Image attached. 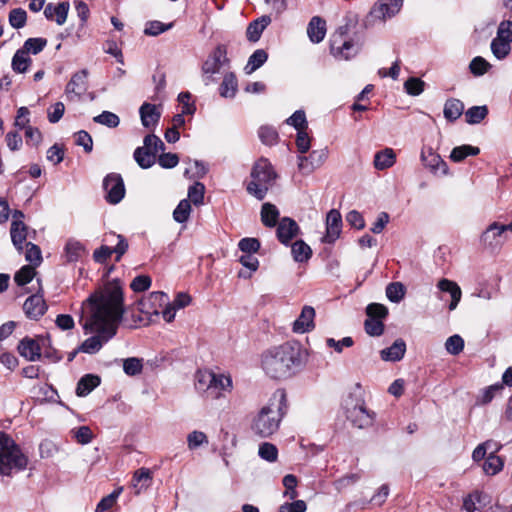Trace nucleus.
Returning <instances> with one entry per match:
<instances>
[{"label":"nucleus","mask_w":512,"mask_h":512,"mask_svg":"<svg viewBox=\"0 0 512 512\" xmlns=\"http://www.w3.org/2000/svg\"><path fill=\"white\" fill-rule=\"evenodd\" d=\"M123 291L117 282L111 283L103 291L92 294L86 301L91 305V316L84 323L87 332L97 335L87 338L79 347L83 353L95 354L117 333L124 314Z\"/></svg>","instance_id":"obj_1"},{"label":"nucleus","mask_w":512,"mask_h":512,"mask_svg":"<svg viewBox=\"0 0 512 512\" xmlns=\"http://www.w3.org/2000/svg\"><path fill=\"white\" fill-rule=\"evenodd\" d=\"M300 363L299 350L289 344L270 349L262 357V368L273 379L290 377Z\"/></svg>","instance_id":"obj_2"},{"label":"nucleus","mask_w":512,"mask_h":512,"mask_svg":"<svg viewBox=\"0 0 512 512\" xmlns=\"http://www.w3.org/2000/svg\"><path fill=\"white\" fill-rule=\"evenodd\" d=\"M286 395L278 390L273 394L270 402L264 406L255 417L252 430L260 437H269L275 433L284 415L283 406H285Z\"/></svg>","instance_id":"obj_3"},{"label":"nucleus","mask_w":512,"mask_h":512,"mask_svg":"<svg viewBox=\"0 0 512 512\" xmlns=\"http://www.w3.org/2000/svg\"><path fill=\"white\" fill-rule=\"evenodd\" d=\"M28 458L15 441L5 433H0V475L10 476L13 471L27 467Z\"/></svg>","instance_id":"obj_4"},{"label":"nucleus","mask_w":512,"mask_h":512,"mask_svg":"<svg viewBox=\"0 0 512 512\" xmlns=\"http://www.w3.org/2000/svg\"><path fill=\"white\" fill-rule=\"evenodd\" d=\"M251 177L253 180L247 185V191L258 200H263L276 178L271 163L266 159H260L253 167Z\"/></svg>","instance_id":"obj_5"},{"label":"nucleus","mask_w":512,"mask_h":512,"mask_svg":"<svg viewBox=\"0 0 512 512\" xmlns=\"http://www.w3.org/2000/svg\"><path fill=\"white\" fill-rule=\"evenodd\" d=\"M344 409L353 426L362 429L372 425L374 413L366 408L364 401L349 397L345 400Z\"/></svg>","instance_id":"obj_6"},{"label":"nucleus","mask_w":512,"mask_h":512,"mask_svg":"<svg viewBox=\"0 0 512 512\" xmlns=\"http://www.w3.org/2000/svg\"><path fill=\"white\" fill-rule=\"evenodd\" d=\"M229 59L227 57V47L224 44H219L211 52L208 58L202 65V80L208 86L214 82L213 75L219 73L220 68L227 64Z\"/></svg>","instance_id":"obj_7"},{"label":"nucleus","mask_w":512,"mask_h":512,"mask_svg":"<svg viewBox=\"0 0 512 512\" xmlns=\"http://www.w3.org/2000/svg\"><path fill=\"white\" fill-rule=\"evenodd\" d=\"M114 240H117L114 248H111L107 245H102L94 251L93 258L96 262L101 264L105 263L113 253H116V261H119L120 258L127 252L129 245L124 236L115 233H109L105 235V242L112 243Z\"/></svg>","instance_id":"obj_8"},{"label":"nucleus","mask_w":512,"mask_h":512,"mask_svg":"<svg viewBox=\"0 0 512 512\" xmlns=\"http://www.w3.org/2000/svg\"><path fill=\"white\" fill-rule=\"evenodd\" d=\"M49 344V339L39 337L37 339L24 337L18 344L19 354L28 361H36L41 358V351Z\"/></svg>","instance_id":"obj_9"},{"label":"nucleus","mask_w":512,"mask_h":512,"mask_svg":"<svg viewBox=\"0 0 512 512\" xmlns=\"http://www.w3.org/2000/svg\"><path fill=\"white\" fill-rule=\"evenodd\" d=\"M106 200L110 204L119 203L125 196L124 181L120 174L110 173L103 180Z\"/></svg>","instance_id":"obj_10"},{"label":"nucleus","mask_w":512,"mask_h":512,"mask_svg":"<svg viewBox=\"0 0 512 512\" xmlns=\"http://www.w3.org/2000/svg\"><path fill=\"white\" fill-rule=\"evenodd\" d=\"M361 44L351 39H331L330 51L333 56L339 59L349 60L360 50Z\"/></svg>","instance_id":"obj_11"},{"label":"nucleus","mask_w":512,"mask_h":512,"mask_svg":"<svg viewBox=\"0 0 512 512\" xmlns=\"http://www.w3.org/2000/svg\"><path fill=\"white\" fill-rule=\"evenodd\" d=\"M403 0H384L376 2L371 10L370 16L374 19L385 21L395 16L401 9Z\"/></svg>","instance_id":"obj_12"},{"label":"nucleus","mask_w":512,"mask_h":512,"mask_svg":"<svg viewBox=\"0 0 512 512\" xmlns=\"http://www.w3.org/2000/svg\"><path fill=\"white\" fill-rule=\"evenodd\" d=\"M300 234V227L297 222L290 217H283L279 220L276 236L279 242L289 246L291 241Z\"/></svg>","instance_id":"obj_13"},{"label":"nucleus","mask_w":512,"mask_h":512,"mask_svg":"<svg viewBox=\"0 0 512 512\" xmlns=\"http://www.w3.org/2000/svg\"><path fill=\"white\" fill-rule=\"evenodd\" d=\"M502 227L503 224L493 222L486 228L481 235V242L485 248L491 251H496L501 248L504 243L503 234L505 233V231H502Z\"/></svg>","instance_id":"obj_14"},{"label":"nucleus","mask_w":512,"mask_h":512,"mask_svg":"<svg viewBox=\"0 0 512 512\" xmlns=\"http://www.w3.org/2000/svg\"><path fill=\"white\" fill-rule=\"evenodd\" d=\"M342 227V217L338 210L332 209L326 217V234L322 241L325 243H334L340 236Z\"/></svg>","instance_id":"obj_15"},{"label":"nucleus","mask_w":512,"mask_h":512,"mask_svg":"<svg viewBox=\"0 0 512 512\" xmlns=\"http://www.w3.org/2000/svg\"><path fill=\"white\" fill-rule=\"evenodd\" d=\"M168 301V296L162 291L152 292L147 298L138 302V309L145 314L158 315V308Z\"/></svg>","instance_id":"obj_16"},{"label":"nucleus","mask_w":512,"mask_h":512,"mask_svg":"<svg viewBox=\"0 0 512 512\" xmlns=\"http://www.w3.org/2000/svg\"><path fill=\"white\" fill-rule=\"evenodd\" d=\"M23 309L29 319L38 320L47 311L43 295L38 292L28 297L23 304Z\"/></svg>","instance_id":"obj_17"},{"label":"nucleus","mask_w":512,"mask_h":512,"mask_svg":"<svg viewBox=\"0 0 512 512\" xmlns=\"http://www.w3.org/2000/svg\"><path fill=\"white\" fill-rule=\"evenodd\" d=\"M421 160L425 167L429 168L434 174L441 173L442 175L448 174V165L435 153L432 148L423 149L421 152Z\"/></svg>","instance_id":"obj_18"},{"label":"nucleus","mask_w":512,"mask_h":512,"mask_svg":"<svg viewBox=\"0 0 512 512\" xmlns=\"http://www.w3.org/2000/svg\"><path fill=\"white\" fill-rule=\"evenodd\" d=\"M139 114L142 125L151 131L155 129L161 118V111L158 107L155 104L148 102H145L140 106Z\"/></svg>","instance_id":"obj_19"},{"label":"nucleus","mask_w":512,"mask_h":512,"mask_svg":"<svg viewBox=\"0 0 512 512\" xmlns=\"http://www.w3.org/2000/svg\"><path fill=\"white\" fill-rule=\"evenodd\" d=\"M87 76L88 72L85 69L73 74L65 88V93L68 97L71 94L80 97L87 90Z\"/></svg>","instance_id":"obj_20"},{"label":"nucleus","mask_w":512,"mask_h":512,"mask_svg":"<svg viewBox=\"0 0 512 512\" xmlns=\"http://www.w3.org/2000/svg\"><path fill=\"white\" fill-rule=\"evenodd\" d=\"M315 310L311 306H304L300 315L293 323L295 333H305L314 328Z\"/></svg>","instance_id":"obj_21"},{"label":"nucleus","mask_w":512,"mask_h":512,"mask_svg":"<svg viewBox=\"0 0 512 512\" xmlns=\"http://www.w3.org/2000/svg\"><path fill=\"white\" fill-rule=\"evenodd\" d=\"M69 3L60 2L57 5L49 3L44 8V15L48 20L55 21L58 25H63L68 16Z\"/></svg>","instance_id":"obj_22"},{"label":"nucleus","mask_w":512,"mask_h":512,"mask_svg":"<svg viewBox=\"0 0 512 512\" xmlns=\"http://www.w3.org/2000/svg\"><path fill=\"white\" fill-rule=\"evenodd\" d=\"M307 35L311 42L320 43L326 35V22L319 16H314L308 23Z\"/></svg>","instance_id":"obj_23"},{"label":"nucleus","mask_w":512,"mask_h":512,"mask_svg":"<svg viewBox=\"0 0 512 512\" xmlns=\"http://www.w3.org/2000/svg\"><path fill=\"white\" fill-rule=\"evenodd\" d=\"M437 287L442 292H448L450 294L451 302L449 304V310L452 311V310L456 309L458 303L461 300V296H462V292H461L459 285L454 281L443 278L438 282Z\"/></svg>","instance_id":"obj_24"},{"label":"nucleus","mask_w":512,"mask_h":512,"mask_svg":"<svg viewBox=\"0 0 512 512\" xmlns=\"http://www.w3.org/2000/svg\"><path fill=\"white\" fill-rule=\"evenodd\" d=\"M406 352V343L403 339L399 338L394 343L380 352L381 359L384 361L396 362L400 361Z\"/></svg>","instance_id":"obj_25"},{"label":"nucleus","mask_w":512,"mask_h":512,"mask_svg":"<svg viewBox=\"0 0 512 512\" xmlns=\"http://www.w3.org/2000/svg\"><path fill=\"white\" fill-rule=\"evenodd\" d=\"M27 229L23 221H12L10 228L11 240L18 252L23 251V243L27 239Z\"/></svg>","instance_id":"obj_26"},{"label":"nucleus","mask_w":512,"mask_h":512,"mask_svg":"<svg viewBox=\"0 0 512 512\" xmlns=\"http://www.w3.org/2000/svg\"><path fill=\"white\" fill-rule=\"evenodd\" d=\"M271 18L267 15L252 21L246 29V37L250 42H257L264 29L270 24Z\"/></svg>","instance_id":"obj_27"},{"label":"nucleus","mask_w":512,"mask_h":512,"mask_svg":"<svg viewBox=\"0 0 512 512\" xmlns=\"http://www.w3.org/2000/svg\"><path fill=\"white\" fill-rule=\"evenodd\" d=\"M100 377L93 374H86L77 383L76 394L79 397L87 396L100 384Z\"/></svg>","instance_id":"obj_28"},{"label":"nucleus","mask_w":512,"mask_h":512,"mask_svg":"<svg viewBox=\"0 0 512 512\" xmlns=\"http://www.w3.org/2000/svg\"><path fill=\"white\" fill-rule=\"evenodd\" d=\"M278 208L269 202L264 203L261 208V221L266 227H274L279 222Z\"/></svg>","instance_id":"obj_29"},{"label":"nucleus","mask_w":512,"mask_h":512,"mask_svg":"<svg viewBox=\"0 0 512 512\" xmlns=\"http://www.w3.org/2000/svg\"><path fill=\"white\" fill-rule=\"evenodd\" d=\"M464 111V104L461 100L451 98L445 102L443 114L448 121H456Z\"/></svg>","instance_id":"obj_30"},{"label":"nucleus","mask_w":512,"mask_h":512,"mask_svg":"<svg viewBox=\"0 0 512 512\" xmlns=\"http://www.w3.org/2000/svg\"><path fill=\"white\" fill-rule=\"evenodd\" d=\"M157 153L152 150H146L144 147H137L133 156L141 168L148 169L154 165Z\"/></svg>","instance_id":"obj_31"},{"label":"nucleus","mask_w":512,"mask_h":512,"mask_svg":"<svg viewBox=\"0 0 512 512\" xmlns=\"http://www.w3.org/2000/svg\"><path fill=\"white\" fill-rule=\"evenodd\" d=\"M396 155L391 148H386L383 151L377 152L374 156V166L378 170H385L394 165Z\"/></svg>","instance_id":"obj_32"},{"label":"nucleus","mask_w":512,"mask_h":512,"mask_svg":"<svg viewBox=\"0 0 512 512\" xmlns=\"http://www.w3.org/2000/svg\"><path fill=\"white\" fill-rule=\"evenodd\" d=\"M205 377L209 380V389L214 388L219 391H225L232 388V379L229 376L207 372Z\"/></svg>","instance_id":"obj_33"},{"label":"nucleus","mask_w":512,"mask_h":512,"mask_svg":"<svg viewBox=\"0 0 512 512\" xmlns=\"http://www.w3.org/2000/svg\"><path fill=\"white\" fill-rule=\"evenodd\" d=\"M291 245V253L294 261L302 263L308 261L312 256V250L303 240H296Z\"/></svg>","instance_id":"obj_34"},{"label":"nucleus","mask_w":512,"mask_h":512,"mask_svg":"<svg viewBox=\"0 0 512 512\" xmlns=\"http://www.w3.org/2000/svg\"><path fill=\"white\" fill-rule=\"evenodd\" d=\"M499 448H495L494 451H492L487 458L485 459L483 463V470L488 475H495L499 473L503 469L504 462L503 460L495 455V452Z\"/></svg>","instance_id":"obj_35"},{"label":"nucleus","mask_w":512,"mask_h":512,"mask_svg":"<svg viewBox=\"0 0 512 512\" xmlns=\"http://www.w3.org/2000/svg\"><path fill=\"white\" fill-rule=\"evenodd\" d=\"M84 253L83 245L76 240H68L64 248V257L67 262L78 261Z\"/></svg>","instance_id":"obj_36"},{"label":"nucleus","mask_w":512,"mask_h":512,"mask_svg":"<svg viewBox=\"0 0 512 512\" xmlns=\"http://www.w3.org/2000/svg\"><path fill=\"white\" fill-rule=\"evenodd\" d=\"M268 59V54L263 49H257L249 57L245 71L247 74H251L259 69Z\"/></svg>","instance_id":"obj_37"},{"label":"nucleus","mask_w":512,"mask_h":512,"mask_svg":"<svg viewBox=\"0 0 512 512\" xmlns=\"http://www.w3.org/2000/svg\"><path fill=\"white\" fill-rule=\"evenodd\" d=\"M237 79L233 73L224 76L219 87L220 95L225 98H233L237 92Z\"/></svg>","instance_id":"obj_38"},{"label":"nucleus","mask_w":512,"mask_h":512,"mask_svg":"<svg viewBox=\"0 0 512 512\" xmlns=\"http://www.w3.org/2000/svg\"><path fill=\"white\" fill-rule=\"evenodd\" d=\"M480 153V149L471 145H461L454 147L450 154L453 162H461L468 156H476Z\"/></svg>","instance_id":"obj_39"},{"label":"nucleus","mask_w":512,"mask_h":512,"mask_svg":"<svg viewBox=\"0 0 512 512\" xmlns=\"http://www.w3.org/2000/svg\"><path fill=\"white\" fill-rule=\"evenodd\" d=\"M488 112L486 105L472 106L465 112V121L470 125L479 124L487 117Z\"/></svg>","instance_id":"obj_40"},{"label":"nucleus","mask_w":512,"mask_h":512,"mask_svg":"<svg viewBox=\"0 0 512 512\" xmlns=\"http://www.w3.org/2000/svg\"><path fill=\"white\" fill-rule=\"evenodd\" d=\"M32 60L26 51L19 49L12 58V69L17 73H24L28 70Z\"/></svg>","instance_id":"obj_41"},{"label":"nucleus","mask_w":512,"mask_h":512,"mask_svg":"<svg viewBox=\"0 0 512 512\" xmlns=\"http://www.w3.org/2000/svg\"><path fill=\"white\" fill-rule=\"evenodd\" d=\"M152 481L151 472L147 468L138 469L133 476V487L137 488V493L150 486Z\"/></svg>","instance_id":"obj_42"},{"label":"nucleus","mask_w":512,"mask_h":512,"mask_svg":"<svg viewBox=\"0 0 512 512\" xmlns=\"http://www.w3.org/2000/svg\"><path fill=\"white\" fill-rule=\"evenodd\" d=\"M510 44L511 43L508 41H504L495 37L491 42V51L497 59L502 60L506 58V56L510 53Z\"/></svg>","instance_id":"obj_43"},{"label":"nucleus","mask_w":512,"mask_h":512,"mask_svg":"<svg viewBox=\"0 0 512 512\" xmlns=\"http://www.w3.org/2000/svg\"><path fill=\"white\" fill-rule=\"evenodd\" d=\"M25 259L30 263L31 266L37 267L42 262V253L41 249L38 245L27 242L26 243V251H25Z\"/></svg>","instance_id":"obj_44"},{"label":"nucleus","mask_w":512,"mask_h":512,"mask_svg":"<svg viewBox=\"0 0 512 512\" xmlns=\"http://www.w3.org/2000/svg\"><path fill=\"white\" fill-rule=\"evenodd\" d=\"M386 296L393 303H399L405 296V287L401 282H392L386 287Z\"/></svg>","instance_id":"obj_45"},{"label":"nucleus","mask_w":512,"mask_h":512,"mask_svg":"<svg viewBox=\"0 0 512 512\" xmlns=\"http://www.w3.org/2000/svg\"><path fill=\"white\" fill-rule=\"evenodd\" d=\"M46 45L47 39L45 38H28L21 49L26 51L27 54L32 53L33 55H36L40 53Z\"/></svg>","instance_id":"obj_46"},{"label":"nucleus","mask_w":512,"mask_h":512,"mask_svg":"<svg viewBox=\"0 0 512 512\" xmlns=\"http://www.w3.org/2000/svg\"><path fill=\"white\" fill-rule=\"evenodd\" d=\"M191 212V204L187 199H183L179 202L173 212V218L178 223H184L188 220Z\"/></svg>","instance_id":"obj_47"},{"label":"nucleus","mask_w":512,"mask_h":512,"mask_svg":"<svg viewBox=\"0 0 512 512\" xmlns=\"http://www.w3.org/2000/svg\"><path fill=\"white\" fill-rule=\"evenodd\" d=\"M35 276V267L31 265L23 266L14 275V281L18 286H24L28 284Z\"/></svg>","instance_id":"obj_48"},{"label":"nucleus","mask_w":512,"mask_h":512,"mask_svg":"<svg viewBox=\"0 0 512 512\" xmlns=\"http://www.w3.org/2000/svg\"><path fill=\"white\" fill-rule=\"evenodd\" d=\"M93 121L109 128H116L120 123L118 115L110 111H103L101 114L95 116Z\"/></svg>","instance_id":"obj_49"},{"label":"nucleus","mask_w":512,"mask_h":512,"mask_svg":"<svg viewBox=\"0 0 512 512\" xmlns=\"http://www.w3.org/2000/svg\"><path fill=\"white\" fill-rule=\"evenodd\" d=\"M258 135L265 145H274L278 141V132L272 126H262L258 130Z\"/></svg>","instance_id":"obj_50"},{"label":"nucleus","mask_w":512,"mask_h":512,"mask_svg":"<svg viewBox=\"0 0 512 512\" xmlns=\"http://www.w3.org/2000/svg\"><path fill=\"white\" fill-rule=\"evenodd\" d=\"M27 21V13L22 8L12 9L9 13V23L15 29H20L25 26Z\"/></svg>","instance_id":"obj_51"},{"label":"nucleus","mask_w":512,"mask_h":512,"mask_svg":"<svg viewBox=\"0 0 512 512\" xmlns=\"http://www.w3.org/2000/svg\"><path fill=\"white\" fill-rule=\"evenodd\" d=\"M425 82L420 78L410 77L404 83V89L411 96H418L424 91Z\"/></svg>","instance_id":"obj_52"},{"label":"nucleus","mask_w":512,"mask_h":512,"mask_svg":"<svg viewBox=\"0 0 512 512\" xmlns=\"http://www.w3.org/2000/svg\"><path fill=\"white\" fill-rule=\"evenodd\" d=\"M208 444V437L202 431H192L187 436V445L190 450H195L202 445Z\"/></svg>","instance_id":"obj_53"},{"label":"nucleus","mask_w":512,"mask_h":512,"mask_svg":"<svg viewBox=\"0 0 512 512\" xmlns=\"http://www.w3.org/2000/svg\"><path fill=\"white\" fill-rule=\"evenodd\" d=\"M490 68L491 64L481 56L473 58L469 65L471 73L475 76L484 75Z\"/></svg>","instance_id":"obj_54"},{"label":"nucleus","mask_w":512,"mask_h":512,"mask_svg":"<svg viewBox=\"0 0 512 512\" xmlns=\"http://www.w3.org/2000/svg\"><path fill=\"white\" fill-rule=\"evenodd\" d=\"M366 314L368 318H373L382 321L388 315V309L386 306L380 303H371L366 307Z\"/></svg>","instance_id":"obj_55"},{"label":"nucleus","mask_w":512,"mask_h":512,"mask_svg":"<svg viewBox=\"0 0 512 512\" xmlns=\"http://www.w3.org/2000/svg\"><path fill=\"white\" fill-rule=\"evenodd\" d=\"M286 123L293 126L297 131L306 130L307 120L305 112L302 110L295 111L289 118H287Z\"/></svg>","instance_id":"obj_56"},{"label":"nucleus","mask_w":512,"mask_h":512,"mask_svg":"<svg viewBox=\"0 0 512 512\" xmlns=\"http://www.w3.org/2000/svg\"><path fill=\"white\" fill-rule=\"evenodd\" d=\"M73 438L82 445L88 444L93 438V432L88 426H80L71 430Z\"/></svg>","instance_id":"obj_57"},{"label":"nucleus","mask_w":512,"mask_h":512,"mask_svg":"<svg viewBox=\"0 0 512 512\" xmlns=\"http://www.w3.org/2000/svg\"><path fill=\"white\" fill-rule=\"evenodd\" d=\"M205 187L200 182H195L188 189V197L189 201L195 205H199L203 202L204 199Z\"/></svg>","instance_id":"obj_58"},{"label":"nucleus","mask_w":512,"mask_h":512,"mask_svg":"<svg viewBox=\"0 0 512 512\" xmlns=\"http://www.w3.org/2000/svg\"><path fill=\"white\" fill-rule=\"evenodd\" d=\"M445 348L451 355H458L464 348V340L457 334L452 335L446 340Z\"/></svg>","instance_id":"obj_59"},{"label":"nucleus","mask_w":512,"mask_h":512,"mask_svg":"<svg viewBox=\"0 0 512 512\" xmlns=\"http://www.w3.org/2000/svg\"><path fill=\"white\" fill-rule=\"evenodd\" d=\"M122 492V488L114 490L111 494L103 497L101 501L97 504L95 512H104L111 508L115 503L120 493Z\"/></svg>","instance_id":"obj_60"},{"label":"nucleus","mask_w":512,"mask_h":512,"mask_svg":"<svg viewBox=\"0 0 512 512\" xmlns=\"http://www.w3.org/2000/svg\"><path fill=\"white\" fill-rule=\"evenodd\" d=\"M259 456L268 461V462H274L277 460L278 456V450L275 445L265 442L262 443L259 447Z\"/></svg>","instance_id":"obj_61"},{"label":"nucleus","mask_w":512,"mask_h":512,"mask_svg":"<svg viewBox=\"0 0 512 512\" xmlns=\"http://www.w3.org/2000/svg\"><path fill=\"white\" fill-rule=\"evenodd\" d=\"M142 361L138 358L131 357L124 360L123 370L129 376H135L142 371Z\"/></svg>","instance_id":"obj_62"},{"label":"nucleus","mask_w":512,"mask_h":512,"mask_svg":"<svg viewBox=\"0 0 512 512\" xmlns=\"http://www.w3.org/2000/svg\"><path fill=\"white\" fill-rule=\"evenodd\" d=\"M364 328L368 335L370 336H380L384 332V324L380 320H376L373 318H367L364 322Z\"/></svg>","instance_id":"obj_63"},{"label":"nucleus","mask_w":512,"mask_h":512,"mask_svg":"<svg viewBox=\"0 0 512 512\" xmlns=\"http://www.w3.org/2000/svg\"><path fill=\"white\" fill-rule=\"evenodd\" d=\"M504 41H508L512 43V21L511 20H503L500 22L497 29V36Z\"/></svg>","instance_id":"obj_64"}]
</instances>
